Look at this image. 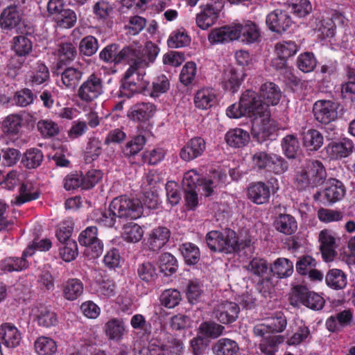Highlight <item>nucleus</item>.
Masks as SVG:
<instances>
[{
  "instance_id": "nucleus-1",
  "label": "nucleus",
  "mask_w": 355,
  "mask_h": 355,
  "mask_svg": "<svg viewBox=\"0 0 355 355\" xmlns=\"http://www.w3.org/2000/svg\"><path fill=\"white\" fill-rule=\"evenodd\" d=\"M158 53V47L152 42H147L135 57L128 62L130 67L123 78L120 88L121 95L130 97L135 93L145 92L149 85V81L145 77V69L154 61Z\"/></svg>"
},
{
  "instance_id": "nucleus-2",
  "label": "nucleus",
  "mask_w": 355,
  "mask_h": 355,
  "mask_svg": "<svg viewBox=\"0 0 355 355\" xmlns=\"http://www.w3.org/2000/svg\"><path fill=\"white\" fill-rule=\"evenodd\" d=\"M240 99L246 116L252 118L251 132L254 138L265 140L277 130L275 122L270 119V110L255 92L246 90Z\"/></svg>"
},
{
  "instance_id": "nucleus-3",
  "label": "nucleus",
  "mask_w": 355,
  "mask_h": 355,
  "mask_svg": "<svg viewBox=\"0 0 355 355\" xmlns=\"http://www.w3.org/2000/svg\"><path fill=\"white\" fill-rule=\"evenodd\" d=\"M226 175L220 171H214L209 177L200 178L196 170H190L184 173L182 185L184 189H198L205 196H211L217 187L225 181Z\"/></svg>"
},
{
  "instance_id": "nucleus-4",
  "label": "nucleus",
  "mask_w": 355,
  "mask_h": 355,
  "mask_svg": "<svg viewBox=\"0 0 355 355\" xmlns=\"http://www.w3.org/2000/svg\"><path fill=\"white\" fill-rule=\"evenodd\" d=\"M327 178L326 169L318 160L309 161L296 175V184L300 189L313 188L324 183Z\"/></svg>"
},
{
  "instance_id": "nucleus-5",
  "label": "nucleus",
  "mask_w": 355,
  "mask_h": 355,
  "mask_svg": "<svg viewBox=\"0 0 355 355\" xmlns=\"http://www.w3.org/2000/svg\"><path fill=\"white\" fill-rule=\"evenodd\" d=\"M110 209L118 218L137 219L143 214L141 201L126 196L115 198L110 203Z\"/></svg>"
},
{
  "instance_id": "nucleus-6",
  "label": "nucleus",
  "mask_w": 355,
  "mask_h": 355,
  "mask_svg": "<svg viewBox=\"0 0 355 355\" xmlns=\"http://www.w3.org/2000/svg\"><path fill=\"white\" fill-rule=\"evenodd\" d=\"M289 300L293 306H297L301 304L310 309L316 311L321 310L325 303L321 295L302 285H296L293 288Z\"/></svg>"
},
{
  "instance_id": "nucleus-7",
  "label": "nucleus",
  "mask_w": 355,
  "mask_h": 355,
  "mask_svg": "<svg viewBox=\"0 0 355 355\" xmlns=\"http://www.w3.org/2000/svg\"><path fill=\"white\" fill-rule=\"evenodd\" d=\"M141 49L142 46L139 45V42L125 46L120 51H118L116 44H110L105 46L100 52L99 57L106 62L119 63L122 61L128 62L135 57V55Z\"/></svg>"
},
{
  "instance_id": "nucleus-8",
  "label": "nucleus",
  "mask_w": 355,
  "mask_h": 355,
  "mask_svg": "<svg viewBox=\"0 0 355 355\" xmlns=\"http://www.w3.org/2000/svg\"><path fill=\"white\" fill-rule=\"evenodd\" d=\"M97 235V228L90 226L81 232L78 236L79 243L85 246L84 254L88 259H95L103 252V245Z\"/></svg>"
},
{
  "instance_id": "nucleus-9",
  "label": "nucleus",
  "mask_w": 355,
  "mask_h": 355,
  "mask_svg": "<svg viewBox=\"0 0 355 355\" xmlns=\"http://www.w3.org/2000/svg\"><path fill=\"white\" fill-rule=\"evenodd\" d=\"M103 93L101 78L92 73L81 84L78 90V96L83 101L89 103L98 98Z\"/></svg>"
},
{
  "instance_id": "nucleus-10",
  "label": "nucleus",
  "mask_w": 355,
  "mask_h": 355,
  "mask_svg": "<svg viewBox=\"0 0 355 355\" xmlns=\"http://www.w3.org/2000/svg\"><path fill=\"white\" fill-rule=\"evenodd\" d=\"M338 104L329 100L317 101L313 107L314 117L322 124H329L336 119Z\"/></svg>"
},
{
  "instance_id": "nucleus-11",
  "label": "nucleus",
  "mask_w": 355,
  "mask_h": 355,
  "mask_svg": "<svg viewBox=\"0 0 355 355\" xmlns=\"http://www.w3.org/2000/svg\"><path fill=\"white\" fill-rule=\"evenodd\" d=\"M149 351L151 355H182L184 343L182 339L169 334L164 343L158 345L151 343Z\"/></svg>"
},
{
  "instance_id": "nucleus-12",
  "label": "nucleus",
  "mask_w": 355,
  "mask_h": 355,
  "mask_svg": "<svg viewBox=\"0 0 355 355\" xmlns=\"http://www.w3.org/2000/svg\"><path fill=\"white\" fill-rule=\"evenodd\" d=\"M339 240L340 238L331 230H323L320 232V250L325 262L332 261L337 255L336 249L338 245L336 243Z\"/></svg>"
},
{
  "instance_id": "nucleus-13",
  "label": "nucleus",
  "mask_w": 355,
  "mask_h": 355,
  "mask_svg": "<svg viewBox=\"0 0 355 355\" xmlns=\"http://www.w3.org/2000/svg\"><path fill=\"white\" fill-rule=\"evenodd\" d=\"M266 23L271 31L282 34L290 28L293 20L287 11L276 9L268 14Z\"/></svg>"
},
{
  "instance_id": "nucleus-14",
  "label": "nucleus",
  "mask_w": 355,
  "mask_h": 355,
  "mask_svg": "<svg viewBox=\"0 0 355 355\" xmlns=\"http://www.w3.org/2000/svg\"><path fill=\"white\" fill-rule=\"evenodd\" d=\"M51 247V242L49 239L34 241L24 251L21 258L9 257L5 260L4 266H25L26 264H31V262L26 260V258L31 257L35 253V250L47 251Z\"/></svg>"
},
{
  "instance_id": "nucleus-15",
  "label": "nucleus",
  "mask_w": 355,
  "mask_h": 355,
  "mask_svg": "<svg viewBox=\"0 0 355 355\" xmlns=\"http://www.w3.org/2000/svg\"><path fill=\"white\" fill-rule=\"evenodd\" d=\"M240 312L239 306L233 302H222L214 310V315L220 323L230 324L238 318Z\"/></svg>"
},
{
  "instance_id": "nucleus-16",
  "label": "nucleus",
  "mask_w": 355,
  "mask_h": 355,
  "mask_svg": "<svg viewBox=\"0 0 355 355\" xmlns=\"http://www.w3.org/2000/svg\"><path fill=\"white\" fill-rule=\"evenodd\" d=\"M0 340L7 348L14 349L19 345L21 334L14 324L4 322L0 325Z\"/></svg>"
},
{
  "instance_id": "nucleus-17",
  "label": "nucleus",
  "mask_w": 355,
  "mask_h": 355,
  "mask_svg": "<svg viewBox=\"0 0 355 355\" xmlns=\"http://www.w3.org/2000/svg\"><path fill=\"white\" fill-rule=\"evenodd\" d=\"M220 9L216 4L201 6V11L196 15V23L202 30H207L214 25L219 15Z\"/></svg>"
},
{
  "instance_id": "nucleus-18",
  "label": "nucleus",
  "mask_w": 355,
  "mask_h": 355,
  "mask_svg": "<svg viewBox=\"0 0 355 355\" xmlns=\"http://www.w3.org/2000/svg\"><path fill=\"white\" fill-rule=\"evenodd\" d=\"M92 275L96 284H98V292L105 297L114 296L115 285L112 280L108 278L103 268H92Z\"/></svg>"
},
{
  "instance_id": "nucleus-19",
  "label": "nucleus",
  "mask_w": 355,
  "mask_h": 355,
  "mask_svg": "<svg viewBox=\"0 0 355 355\" xmlns=\"http://www.w3.org/2000/svg\"><path fill=\"white\" fill-rule=\"evenodd\" d=\"M22 10L17 6L6 8L0 15V26L2 29L10 31L17 28L22 19Z\"/></svg>"
},
{
  "instance_id": "nucleus-20",
  "label": "nucleus",
  "mask_w": 355,
  "mask_h": 355,
  "mask_svg": "<svg viewBox=\"0 0 355 355\" xmlns=\"http://www.w3.org/2000/svg\"><path fill=\"white\" fill-rule=\"evenodd\" d=\"M234 28L237 30V40L242 38V41L251 44L257 42L261 36L260 30L257 25L252 21H245L242 23L234 24Z\"/></svg>"
},
{
  "instance_id": "nucleus-21",
  "label": "nucleus",
  "mask_w": 355,
  "mask_h": 355,
  "mask_svg": "<svg viewBox=\"0 0 355 355\" xmlns=\"http://www.w3.org/2000/svg\"><path fill=\"white\" fill-rule=\"evenodd\" d=\"M352 321V311L345 309L329 317L326 321V327L329 331L335 332L341 328L351 326Z\"/></svg>"
},
{
  "instance_id": "nucleus-22",
  "label": "nucleus",
  "mask_w": 355,
  "mask_h": 355,
  "mask_svg": "<svg viewBox=\"0 0 355 355\" xmlns=\"http://www.w3.org/2000/svg\"><path fill=\"white\" fill-rule=\"evenodd\" d=\"M205 149V142L200 137L189 140L182 148L180 156L182 159L189 162L200 156Z\"/></svg>"
},
{
  "instance_id": "nucleus-23",
  "label": "nucleus",
  "mask_w": 355,
  "mask_h": 355,
  "mask_svg": "<svg viewBox=\"0 0 355 355\" xmlns=\"http://www.w3.org/2000/svg\"><path fill=\"white\" fill-rule=\"evenodd\" d=\"M155 111L154 105L150 103H140L130 107L128 117L136 122H144L151 118Z\"/></svg>"
},
{
  "instance_id": "nucleus-24",
  "label": "nucleus",
  "mask_w": 355,
  "mask_h": 355,
  "mask_svg": "<svg viewBox=\"0 0 355 355\" xmlns=\"http://www.w3.org/2000/svg\"><path fill=\"white\" fill-rule=\"evenodd\" d=\"M237 33L233 24L213 29L209 34L208 40L212 44L229 42L237 40Z\"/></svg>"
},
{
  "instance_id": "nucleus-25",
  "label": "nucleus",
  "mask_w": 355,
  "mask_h": 355,
  "mask_svg": "<svg viewBox=\"0 0 355 355\" xmlns=\"http://www.w3.org/2000/svg\"><path fill=\"white\" fill-rule=\"evenodd\" d=\"M354 148L353 142L343 139L340 142H331L326 148L327 153L331 159H338L349 156Z\"/></svg>"
},
{
  "instance_id": "nucleus-26",
  "label": "nucleus",
  "mask_w": 355,
  "mask_h": 355,
  "mask_svg": "<svg viewBox=\"0 0 355 355\" xmlns=\"http://www.w3.org/2000/svg\"><path fill=\"white\" fill-rule=\"evenodd\" d=\"M170 230L166 227H158L152 230L148 240V248L153 251H158L168 241Z\"/></svg>"
},
{
  "instance_id": "nucleus-27",
  "label": "nucleus",
  "mask_w": 355,
  "mask_h": 355,
  "mask_svg": "<svg viewBox=\"0 0 355 355\" xmlns=\"http://www.w3.org/2000/svg\"><path fill=\"white\" fill-rule=\"evenodd\" d=\"M248 198L257 205L268 202L270 191L269 187L262 182H258L250 185L248 190Z\"/></svg>"
},
{
  "instance_id": "nucleus-28",
  "label": "nucleus",
  "mask_w": 355,
  "mask_h": 355,
  "mask_svg": "<svg viewBox=\"0 0 355 355\" xmlns=\"http://www.w3.org/2000/svg\"><path fill=\"white\" fill-rule=\"evenodd\" d=\"M260 95L265 101L263 104L267 105L268 109L269 105H277L282 96L279 88L273 83H266L262 85Z\"/></svg>"
},
{
  "instance_id": "nucleus-29",
  "label": "nucleus",
  "mask_w": 355,
  "mask_h": 355,
  "mask_svg": "<svg viewBox=\"0 0 355 355\" xmlns=\"http://www.w3.org/2000/svg\"><path fill=\"white\" fill-rule=\"evenodd\" d=\"M346 193L343 184L336 179L330 180L329 186L323 191V196L329 203L340 200Z\"/></svg>"
},
{
  "instance_id": "nucleus-30",
  "label": "nucleus",
  "mask_w": 355,
  "mask_h": 355,
  "mask_svg": "<svg viewBox=\"0 0 355 355\" xmlns=\"http://www.w3.org/2000/svg\"><path fill=\"white\" fill-rule=\"evenodd\" d=\"M225 141L231 147L242 148L249 143L250 135L241 128L231 129L225 135Z\"/></svg>"
},
{
  "instance_id": "nucleus-31",
  "label": "nucleus",
  "mask_w": 355,
  "mask_h": 355,
  "mask_svg": "<svg viewBox=\"0 0 355 355\" xmlns=\"http://www.w3.org/2000/svg\"><path fill=\"white\" fill-rule=\"evenodd\" d=\"M35 320L39 326L45 328L54 327L58 322L56 313L45 306H40L37 308Z\"/></svg>"
},
{
  "instance_id": "nucleus-32",
  "label": "nucleus",
  "mask_w": 355,
  "mask_h": 355,
  "mask_svg": "<svg viewBox=\"0 0 355 355\" xmlns=\"http://www.w3.org/2000/svg\"><path fill=\"white\" fill-rule=\"evenodd\" d=\"M212 350L216 355H236L239 347L235 340L223 338L213 345Z\"/></svg>"
},
{
  "instance_id": "nucleus-33",
  "label": "nucleus",
  "mask_w": 355,
  "mask_h": 355,
  "mask_svg": "<svg viewBox=\"0 0 355 355\" xmlns=\"http://www.w3.org/2000/svg\"><path fill=\"white\" fill-rule=\"evenodd\" d=\"M241 81L240 74L233 67H228L223 71L221 82L225 89L232 93L237 92Z\"/></svg>"
},
{
  "instance_id": "nucleus-34",
  "label": "nucleus",
  "mask_w": 355,
  "mask_h": 355,
  "mask_svg": "<svg viewBox=\"0 0 355 355\" xmlns=\"http://www.w3.org/2000/svg\"><path fill=\"white\" fill-rule=\"evenodd\" d=\"M250 269V268H247ZM250 271L255 275L263 277L264 273H269V277L265 278L268 280L273 277L282 279L290 277L293 272V268H250Z\"/></svg>"
},
{
  "instance_id": "nucleus-35",
  "label": "nucleus",
  "mask_w": 355,
  "mask_h": 355,
  "mask_svg": "<svg viewBox=\"0 0 355 355\" xmlns=\"http://www.w3.org/2000/svg\"><path fill=\"white\" fill-rule=\"evenodd\" d=\"M33 49V42L27 36L18 35L12 38V50L15 55L25 58Z\"/></svg>"
},
{
  "instance_id": "nucleus-36",
  "label": "nucleus",
  "mask_w": 355,
  "mask_h": 355,
  "mask_svg": "<svg viewBox=\"0 0 355 355\" xmlns=\"http://www.w3.org/2000/svg\"><path fill=\"white\" fill-rule=\"evenodd\" d=\"M275 226L277 231L287 235L294 233L297 227L295 219L289 214H280L275 221Z\"/></svg>"
},
{
  "instance_id": "nucleus-37",
  "label": "nucleus",
  "mask_w": 355,
  "mask_h": 355,
  "mask_svg": "<svg viewBox=\"0 0 355 355\" xmlns=\"http://www.w3.org/2000/svg\"><path fill=\"white\" fill-rule=\"evenodd\" d=\"M124 331L123 322L118 318H112L105 324V333L110 340H120Z\"/></svg>"
},
{
  "instance_id": "nucleus-38",
  "label": "nucleus",
  "mask_w": 355,
  "mask_h": 355,
  "mask_svg": "<svg viewBox=\"0 0 355 355\" xmlns=\"http://www.w3.org/2000/svg\"><path fill=\"white\" fill-rule=\"evenodd\" d=\"M216 101V94L211 88L199 90L195 96L196 106L202 110L210 108Z\"/></svg>"
},
{
  "instance_id": "nucleus-39",
  "label": "nucleus",
  "mask_w": 355,
  "mask_h": 355,
  "mask_svg": "<svg viewBox=\"0 0 355 355\" xmlns=\"http://www.w3.org/2000/svg\"><path fill=\"white\" fill-rule=\"evenodd\" d=\"M323 140L322 134L315 129H309L303 133V144L309 150H318L322 146Z\"/></svg>"
},
{
  "instance_id": "nucleus-40",
  "label": "nucleus",
  "mask_w": 355,
  "mask_h": 355,
  "mask_svg": "<svg viewBox=\"0 0 355 355\" xmlns=\"http://www.w3.org/2000/svg\"><path fill=\"white\" fill-rule=\"evenodd\" d=\"M83 292V284L80 279H69L63 289V295L65 299L73 301L80 297Z\"/></svg>"
},
{
  "instance_id": "nucleus-41",
  "label": "nucleus",
  "mask_w": 355,
  "mask_h": 355,
  "mask_svg": "<svg viewBox=\"0 0 355 355\" xmlns=\"http://www.w3.org/2000/svg\"><path fill=\"white\" fill-rule=\"evenodd\" d=\"M191 39L184 28L173 31L168 37L167 44L171 49L186 46L190 44Z\"/></svg>"
},
{
  "instance_id": "nucleus-42",
  "label": "nucleus",
  "mask_w": 355,
  "mask_h": 355,
  "mask_svg": "<svg viewBox=\"0 0 355 355\" xmlns=\"http://www.w3.org/2000/svg\"><path fill=\"white\" fill-rule=\"evenodd\" d=\"M36 352L40 355H53L57 351L56 343L51 338L39 337L34 343Z\"/></svg>"
},
{
  "instance_id": "nucleus-43",
  "label": "nucleus",
  "mask_w": 355,
  "mask_h": 355,
  "mask_svg": "<svg viewBox=\"0 0 355 355\" xmlns=\"http://www.w3.org/2000/svg\"><path fill=\"white\" fill-rule=\"evenodd\" d=\"M326 282L329 287L334 289H342L347 284V277L341 270L333 268L327 272Z\"/></svg>"
},
{
  "instance_id": "nucleus-44",
  "label": "nucleus",
  "mask_w": 355,
  "mask_h": 355,
  "mask_svg": "<svg viewBox=\"0 0 355 355\" xmlns=\"http://www.w3.org/2000/svg\"><path fill=\"white\" fill-rule=\"evenodd\" d=\"M22 125V117L19 114L7 116L2 122L3 132L7 135H16Z\"/></svg>"
},
{
  "instance_id": "nucleus-45",
  "label": "nucleus",
  "mask_w": 355,
  "mask_h": 355,
  "mask_svg": "<svg viewBox=\"0 0 355 355\" xmlns=\"http://www.w3.org/2000/svg\"><path fill=\"white\" fill-rule=\"evenodd\" d=\"M43 157V153L40 149L31 148L24 153L21 162L27 168H36L42 164Z\"/></svg>"
},
{
  "instance_id": "nucleus-46",
  "label": "nucleus",
  "mask_w": 355,
  "mask_h": 355,
  "mask_svg": "<svg viewBox=\"0 0 355 355\" xmlns=\"http://www.w3.org/2000/svg\"><path fill=\"white\" fill-rule=\"evenodd\" d=\"M287 326V320L284 313L276 311L268 318L266 327L272 333H281Z\"/></svg>"
},
{
  "instance_id": "nucleus-47",
  "label": "nucleus",
  "mask_w": 355,
  "mask_h": 355,
  "mask_svg": "<svg viewBox=\"0 0 355 355\" xmlns=\"http://www.w3.org/2000/svg\"><path fill=\"white\" fill-rule=\"evenodd\" d=\"M83 76L82 71L74 67H68L62 73V83L69 88H74Z\"/></svg>"
},
{
  "instance_id": "nucleus-48",
  "label": "nucleus",
  "mask_w": 355,
  "mask_h": 355,
  "mask_svg": "<svg viewBox=\"0 0 355 355\" xmlns=\"http://www.w3.org/2000/svg\"><path fill=\"white\" fill-rule=\"evenodd\" d=\"M180 250L188 265H196L200 259V251L197 246L191 243H183Z\"/></svg>"
},
{
  "instance_id": "nucleus-49",
  "label": "nucleus",
  "mask_w": 355,
  "mask_h": 355,
  "mask_svg": "<svg viewBox=\"0 0 355 355\" xmlns=\"http://www.w3.org/2000/svg\"><path fill=\"white\" fill-rule=\"evenodd\" d=\"M225 327L213 321L203 322L199 327L200 333L207 338H216L220 336Z\"/></svg>"
},
{
  "instance_id": "nucleus-50",
  "label": "nucleus",
  "mask_w": 355,
  "mask_h": 355,
  "mask_svg": "<svg viewBox=\"0 0 355 355\" xmlns=\"http://www.w3.org/2000/svg\"><path fill=\"white\" fill-rule=\"evenodd\" d=\"M39 193L31 184H22L19 188V195L16 198L15 204L21 205L25 202L36 200Z\"/></svg>"
},
{
  "instance_id": "nucleus-51",
  "label": "nucleus",
  "mask_w": 355,
  "mask_h": 355,
  "mask_svg": "<svg viewBox=\"0 0 355 355\" xmlns=\"http://www.w3.org/2000/svg\"><path fill=\"white\" fill-rule=\"evenodd\" d=\"M55 54L60 62L72 61L77 55V50L71 43H61L58 44Z\"/></svg>"
},
{
  "instance_id": "nucleus-52",
  "label": "nucleus",
  "mask_w": 355,
  "mask_h": 355,
  "mask_svg": "<svg viewBox=\"0 0 355 355\" xmlns=\"http://www.w3.org/2000/svg\"><path fill=\"white\" fill-rule=\"evenodd\" d=\"M144 231L139 225L129 223L124 225L122 236L128 242L136 243L141 240Z\"/></svg>"
},
{
  "instance_id": "nucleus-53",
  "label": "nucleus",
  "mask_w": 355,
  "mask_h": 355,
  "mask_svg": "<svg viewBox=\"0 0 355 355\" xmlns=\"http://www.w3.org/2000/svg\"><path fill=\"white\" fill-rule=\"evenodd\" d=\"M209 249L214 252H224V234L218 231H211L206 236Z\"/></svg>"
},
{
  "instance_id": "nucleus-54",
  "label": "nucleus",
  "mask_w": 355,
  "mask_h": 355,
  "mask_svg": "<svg viewBox=\"0 0 355 355\" xmlns=\"http://www.w3.org/2000/svg\"><path fill=\"white\" fill-rule=\"evenodd\" d=\"M181 299L180 293L176 289L165 290L160 295L161 304L168 309L178 306Z\"/></svg>"
},
{
  "instance_id": "nucleus-55",
  "label": "nucleus",
  "mask_w": 355,
  "mask_h": 355,
  "mask_svg": "<svg viewBox=\"0 0 355 355\" xmlns=\"http://www.w3.org/2000/svg\"><path fill=\"white\" fill-rule=\"evenodd\" d=\"M297 67L303 72L312 71L317 64V60L312 53L306 52L300 54L297 60Z\"/></svg>"
},
{
  "instance_id": "nucleus-56",
  "label": "nucleus",
  "mask_w": 355,
  "mask_h": 355,
  "mask_svg": "<svg viewBox=\"0 0 355 355\" xmlns=\"http://www.w3.org/2000/svg\"><path fill=\"white\" fill-rule=\"evenodd\" d=\"M49 78V71L47 67L42 62H38L31 76L30 81L33 85H39Z\"/></svg>"
},
{
  "instance_id": "nucleus-57",
  "label": "nucleus",
  "mask_w": 355,
  "mask_h": 355,
  "mask_svg": "<svg viewBox=\"0 0 355 355\" xmlns=\"http://www.w3.org/2000/svg\"><path fill=\"white\" fill-rule=\"evenodd\" d=\"M146 25V20L145 18L135 15L130 17L125 25V29L127 31V34L131 35H136L139 34Z\"/></svg>"
},
{
  "instance_id": "nucleus-58",
  "label": "nucleus",
  "mask_w": 355,
  "mask_h": 355,
  "mask_svg": "<svg viewBox=\"0 0 355 355\" xmlns=\"http://www.w3.org/2000/svg\"><path fill=\"white\" fill-rule=\"evenodd\" d=\"M98 49V40L92 35L85 37L79 44L80 53L85 56H92Z\"/></svg>"
},
{
  "instance_id": "nucleus-59",
  "label": "nucleus",
  "mask_w": 355,
  "mask_h": 355,
  "mask_svg": "<svg viewBox=\"0 0 355 355\" xmlns=\"http://www.w3.org/2000/svg\"><path fill=\"white\" fill-rule=\"evenodd\" d=\"M39 132L44 137H51L59 133L58 125L49 119L40 120L37 123Z\"/></svg>"
},
{
  "instance_id": "nucleus-60",
  "label": "nucleus",
  "mask_w": 355,
  "mask_h": 355,
  "mask_svg": "<svg viewBox=\"0 0 355 355\" xmlns=\"http://www.w3.org/2000/svg\"><path fill=\"white\" fill-rule=\"evenodd\" d=\"M282 149L288 158H294L300 145L297 137L293 135H286L282 141Z\"/></svg>"
},
{
  "instance_id": "nucleus-61",
  "label": "nucleus",
  "mask_w": 355,
  "mask_h": 355,
  "mask_svg": "<svg viewBox=\"0 0 355 355\" xmlns=\"http://www.w3.org/2000/svg\"><path fill=\"white\" fill-rule=\"evenodd\" d=\"M73 229V223L71 219H66L61 222L56 231V236L61 243L72 241L70 237Z\"/></svg>"
},
{
  "instance_id": "nucleus-62",
  "label": "nucleus",
  "mask_w": 355,
  "mask_h": 355,
  "mask_svg": "<svg viewBox=\"0 0 355 355\" xmlns=\"http://www.w3.org/2000/svg\"><path fill=\"white\" fill-rule=\"evenodd\" d=\"M55 20L58 26L65 28H69L76 24L77 16L73 10L64 9L62 12H60L58 17H55Z\"/></svg>"
},
{
  "instance_id": "nucleus-63",
  "label": "nucleus",
  "mask_w": 355,
  "mask_h": 355,
  "mask_svg": "<svg viewBox=\"0 0 355 355\" xmlns=\"http://www.w3.org/2000/svg\"><path fill=\"white\" fill-rule=\"evenodd\" d=\"M26 58L14 55L9 60L6 67V75L10 78H15L25 63Z\"/></svg>"
},
{
  "instance_id": "nucleus-64",
  "label": "nucleus",
  "mask_w": 355,
  "mask_h": 355,
  "mask_svg": "<svg viewBox=\"0 0 355 355\" xmlns=\"http://www.w3.org/2000/svg\"><path fill=\"white\" fill-rule=\"evenodd\" d=\"M170 87L169 80L164 75L157 77L152 85V89L150 95L153 97H158L166 93Z\"/></svg>"
}]
</instances>
